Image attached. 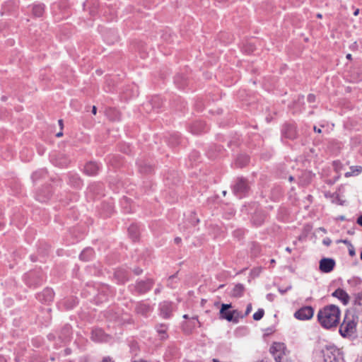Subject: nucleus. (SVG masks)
Wrapping results in <instances>:
<instances>
[{"label": "nucleus", "mask_w": 362, "mask_h": 362, "mask_svg": "<svg viewBox=\"0 0 362 362\" xmlns=\"http://www.w3.org/2000/svg\"><path fill=\"white\" fill-rule=\"evenodd\" d=\"M174 83L179 89H185L189 83L188 78L182 74H177L174 77Z\"/></svg>", "instance_id": "f8f14e48"}, {"label": "nucleus", "mask_w": 362, "mask_h": 362, "mask_svg": "<svg viewBox=\"0 0 362 362\" xmlns=\"http://www.w3.org/2000/svg\"><path fill=\"white\" fill-rule=\"evenodd\" d=\"M102 362H113V361H112V358H110V357H105V358L103 359Z\"/></svg>", "instance_id": "ea45409f"}, {"label": "nucleus", "mask_w": 362, "mask_h": 362, "mask_svg": "<svg viewBox=\"0 0 362 362\" xmlns=\"http://www.w3.org/2000/svg\"><path fill=\"white\" fill-rule=\"evenodd\" d=\"M322 14H320V13L317 14V18H322Z\"/></svg>", "instance_id": "864d4df0"}, {"label": "nucleus", "mask_w": 362, "mask_h": 362, "mask_svg": "<svg viewBox=\"0 0 362 362\" xmlns=\"http://www.w3.org/2000/svg\"><path fill=\"white\" fill-rule=\"evenodd\" d=\"M93 255V251L91 248H86L82 251L80 255V259L84 261H88Z\"/></svg>", "instance_id": "5701e85b"}, {"label": "nucleus", "mask_w": 362, "mask_h": 362, "mask_svg": "<svg viewBox=\"0 0 362 362\" xmlns=\"http://www.w3.org/2000/svg\"><path fill=\"white\" fill-rule=\"evenodd\" d=\"M163 100L160 96L156 95L152 98V99L150 101V103L152 106L153 109H157L158 110L163 105Z\"/></svg>", "instance_id": "412c9836"}, {"label": "nucleus", "mask_w": 362, "mask_h": 362, "mask_svg": "<svg viewBox=\"0 0 362 362\" xmlns=\"http://www.w3.org/2000/svg\"><path fill=\"white\" fill-rule=\"evenodd\" d=\"M153 286V282L151 280L146 281H140L137 284V290L141 293L146 292L150 290Z\"/></svg>", "instance_id": "f3484780"}, {"label": "nucleus", "mask_w": 362, "mask_h": 362, "mask_svg": "<svg viewBox=\"0 0 362 362\" xmlns=\"http://www.w3.org/2000/svg\"><path fill=\"white\" fill-rule=\"evenodd\" d=\"M58 122H59V126H60V129H61V130H62L63 127H64V124H63V120H62V119H59Z\"/></svg>", "instance_id": "79ce46f5"}, {"label": "nucleus", "mask_w": 362, "mask_h": 362, "mask_svg": "<svg viewBox=\"0 0 362 362\" xmlns=\"http://www.w3.org/2000/svg\"><path fill=\"white\" fill-rule=\"evenodd\" d=\"M188 129L192 134H202L208 133L209 127L205 122L197 120L189 124Z\"/></svg>", "instance_id": "20e7f679"}, {"label": "nucleus", "mask_w": 362, "mask_h": 362, "mask_svg": "<svg viewBox=\"0 0 362 362\" xmlns=\"http://www.w3.org/2000/svg\"><path fill=\"white\" fill-rule=\"evenodd\" d=\"M341 312L338 306L328 305L321 308L317 313L320 325L325 329H331L338 325Z\"/></svg>", "instance_id": "f257e3e1"}, {"label": "nucleus", "mask_w": 362, "mask_h": 362, "mask_svg": "<svg viewBox=\"0 0 362 362\" xmlns=\"http://www.w3.org/2000/svg\"><path fill=\"white\" fill-rule=\"evenodd\" d=\"M264 315V310L262 308L258 309L257 312L253 314V319L255 320H260Z\"/></svg>", "instance_id": "c756f323"}, {"label": "nucleus", "mask_w": 362, "mask_h": 362, "mask_svg": "<svg viewBox=\"0 0 362 362\" xmlns=\"http://www.w3.org/2000/svg\"><path fill=\"white\" fill-rule=\"evenodd\" d=\"M45 6L44 4L37 3L32 5V14L35 18H40L45 13Z\"/></svg>", "instance_id": "2eb2a0df"}, {"label": "nucleus", "mask_w": 362, "mask_h": 362, "mask_svg": "<svg viewBox=\"0 0 362 362\" xmlns=\"http://www.w3.org/2000/svg\"><path fill=\"white\" fill-rule=\"evenodd\" d=\"M244 286L243 284H238L235 285L231 292V295L234 297H240L243 295Z\"/></svg>", "instance_id": "4be33fe9"}, {"label": "nucleus", "mask_w": 362, "mask_h": 362, "mask_svg": "<svg viewBox=\"0 0 362 362\" xmlns=\"http://www.w3.org/2000/svg\"><path fill=\"white\" fill-rule=\"evenodd\" d=\"M348 283L351 286H358L362 284V280L359 277L354 276L348 280Z\"/></svg>", "instance_id": "bb28decb"}, {"label": "nucleus", "mask_w": 362, "mask_h": 362, "mask_svg": "<svg viewBox=\"0 0 362 362\" xmlns=\"http://www.w3.org/2000/svg\"><path fill=\"white\" fill-rule=\"evenodd\" d=\"M361 259H362V251H361Z\"/></svg>", "instance_id": "052dcab7"}, {"label": "nucleus", "mask_w": 362, "mask_h": 362, "mask_svg": "<svg viewBox=\"0 0 362 362\" xmlns=\"http://www.w3.org/2000/svg\"><path fill=\"white\" fill-rule=\"evenodd\" d=\"M286 251H287L288 252H291V249L290 247H287L286 248Z\"/></svg>", "instance_id": "603ef678"}, {"label": "nucleus", "mask_w": 362, "mask_h": 362, "mask_svg": "<svg viewBox=\"0 0 362 362\" xmlns=\"http://www.w3.org/2000/svg\"><path fill=\"white\" fill-rule=\"evenodd\" d=\"M176 279H177L176 275H173V276H170L168 280V285L170 287L173 288L174 287L173 282H174V280H175Z\"/></svg>", "instance_id": "2f4dec72"}, {"label": "nucleus", "mask_w": 362, "mask_h": 362, "mask_svg": "<svg viewBox=\"0 0 362 362\" xmlns=\"http://www.w3.org/2000/svg\"><path fill=\"white\" fill-rule=\"evenodd\" d=\"M54 136H64V133H63L62 130H60Z\"/></svg>", "instance_id": "c03bdc74"}, {"label": "nucleus", "mask_w": 362, "mask_h": 362, "mask_svg": "<svg viewBox=\"0 0 362 362\" xmlns=\"http://www.w3.org/2000/svg\"><path fill=\"white\" fill-rule=\"evenodd\" d=\"M362 172V167L360 165L351 166L350 168V171L346 172L345 173L346 177H349L351 176H356L359 175Z\"/></svg>", "instance_id": "aec40b11"}, {"label": "nucleus", "mask_w": 362, "mask_h": 362, "mask_svg": "<svg viewBox=\"0 0 362 362\" xmlns=\"http://www.w3.org/2000/svg\"><path fill=\"white\" fill-rule=\"evenodd\" d=\"M357 223L362 226V215H361L358 218H357V221H356Z\"/></svg>", "instance_id": "58836bf2"}, {"label": "nucleus", "mask_w": 362, "mask_h": 362, "mask_svg": "<svg viewBox=\"0 0 362 362\" xmlns=\"http://www.w3.org/2000/svg\"><path fill=\"white\" fill-rule=\"evenodd\" d=\"M54 291L51 288H45L41 293L37 294V299L43 303H49L54 298Z\"/></svg>", "instance_id": "9d476101"}, {"label": "nucleus", "mask_w": 362, "mask_h": 362, "mask_svg": "<svg viewBox=\"0 0 362 362\" xmlns=\"http://www.w3.org/2000/svg\"><path fill=\"white\" fill-rule=\"evenodd\" d=\"M141 272V270H136V274H139Z\"/></svg>", "instance_id": "6e6d98bb"}, {"label": "nucleus", "mask_w": 362, "mask_h": 362, "mask_svg": "<svg viewBox=\"0 0 362 362\" xmlns=\"http://www.w3.org/2000/svg\"><path fill=\"white\" fill-rule=\"evenodd\" d=\"M281 132L282 136H296L299 134L296 124L293 121L286 122L282 125Z\"/></svg>", "instance_id": "0eeeda50"}, {"label": "nucleus", "mask_w": 362, "mask_h": 362, "mask_svg": "<svg viewBox=\"0 0 362 362\" xmlns=\"http://www.w3.org/2000/svg\"><path fill=\"white\" fill-rule=\"evenodd\" d=\"M91 112H92V113H93V115H96V113H97V107H96L95 105H93V106L92 107V110H91Z\"/></svg>", "instance_id": "a19ab883"}, {"label": "nucleus", "mask_w": 362, "mask_h": 362, "mask_svg": "<svg viewBox=\"0 0 362 362\" xmlns=\"http://www.w3.org/2000/svg\"><path fill=\"white\" fill-rule=\"evenodd\" d=\"M313 129L315 133H317V134H321L322 133L321 128L317 127L316 126H313Z\"/></svg>", "instance_id": "c9c22d12"}, {"label": "nucleus", "mask_w": 362, "mask_h": 362, "mask_svg": "<svg viewBox=\"0 0 362 362\" xmlns=\"http://www.w3.org/2000/svg\"><path fill=\"white\" fill-rule=\"evenodd\" d=\"M175 243H179L181 241V238H176L175 239Z\"/></svg>", "instance_id": "09e8293b"}, {"label": "nucleus", "mask_w": 362, "mask_h": 362, "mask_svg": "<svg viewBox=\"0 0 362 362\" xmlns=\"http://www.w3.org/2000/svg\"><path fill=\"white\" fill-rule=\"evenodd\" d=\"M332 296L337 298L339 300L342 302L344 305H346L349 303L350 298L348 293L341 288H337L335 290L332 294Z\"/></svg>", "instance_id": "4468645a"}, {"label": "nucleus", "mask_w": 362, "mask_h": 362, "mask_svg": "<svg viewBox=\"0 0 362 362\" xmlns=\"http://www.w3.org/2000/svg\"><path fill=\"white\" fill-rule=\"evenodd\" d=\"M332 240L329 238H325L323 240V244L326 246L330 245Z\"/></svg>", "instance_id": "f704fd0d"}, {"label": "nucleus", "mask_w": 362, "mask_h": 362, "mask_svg": "<svg viewBox=\"0 0 362 362\" xmlns=\"http://www.w3.org/2000/svg\"><path fill=\"white\" fill-rule=\"evenodd\" d=\"M91 338L95 341H103L106 340V336L105 335L102 329H95L92 332Z\"/></svg>", "instance_id": "a211bd4d"}, {"label": "nucleus", "mask_w": 362, "mask_h": 362, "mask_svg": "<svg viewBox=\"0 0 362 362\" xmlns=\"http://www.w3.org/2000/svg\"><path fill=\"white\" fill-rule=\"evenodd\" d=\"M129 235L133 240H136L138 238L139 232L138 227L136 225H132L128 228Z\"/></svg>", "instance_id": "393cba45"}, {"label": "nucleus", "mask_w": 362, "mask_h": 362, "mask_svg": "<svg viewBox=\"0 0 362 362\" xmlns=\"http://www.w3.org/2000/svg\"><path fill=\"white\" fill-rule=\"evenodd\" d=\"M37 175H38V173H37V172H36V173H33V176H32V178H33V180H34V179H35V178H37Z\"/></svg>", "instance_id": "a18cd8bd"}, {"label": "nucleus", "mask_w": 362, "mask_h": 362, "mask_svg": "<svg viewBox=\"0 0 362 362\" xmlns=\"http://www.w3.org/2000/svg\"><path fill=\"white\" fill-rule=\"evenodd\" d=\"M174 107L176 110L184 111L187 108V103L180 97L174 99Z\"/></svg>", "instance_id": "6ab92c4d"}, {"label": "nucleus", "mask_w": 362, "mask_h": 362, "mask_svg": "<svg viewBox=\"0 0 362 362\" xmlns=\"http://www.w3.org/2000/svg\"><path fill=\"white\" fill-rule=\"evenodd\" d=\"M346 59H351V54H348L346 55Z\"/></svg>", "instance_id": "3c124183"}, {"label": "nucleus", "mask_w": 362, "mask_h": 362, "mask_svg": "<svg viewBox=\"0 0 362 362\" xmlns=\"http://www.w3.org/2000/svg\"><path fill=\"white\" fill-rule=\"evenodd\" d=\"M160 315L164 318H169L173 313V305L170 302H163L160 305Z\"/></svg>", "instance_id": "ddd939ff"}, {"label": "nucleus", "mask_w": 362, "mask_h": 362, "mask_svg": "<svg viewBox=\"0 0 362 362\" xmlns=\"http://www.w3.org/2000/svg\"><path fill=\"white\" fill-rule=\"evenodd\" d=\"M359 13V9H356L354 12V16H358Z\"/></svg>", "instance_id": "49530a36"}, {"label": "nucleus", "mask_w": 362, "mask_h": 362, "mask_svg": "<svg viewBox=\"0 0 362 362\" xmlns=\"http://www.w3.org/2000/svg\"><path fill=\"white\" fill-rule=\"evenodd\" d=\"M139 171L142 173H149L152 170V167L149 165H147L146 163H144V165L141 163L139 164Z\"/></svg>", "instance_id": "c85d7f7f"}, {"label": "nucleus", "mask_w": 362, "mask_h": 362, "mask_svg": "<svg viewBox=\"0 0 362 362\" xmlns=\"http://www.w3.org/2000/svg\"><path fill=\"white\" fill-rule=\"evenodd\" d=\"M270 353L276 362H291L288 351L284 343L274 342L270 347Z\"/></svg>", "instance_id": "f03ea898"}, {"label": "nucleus", "mask_w": 362, "mask_h": 362, "mask_svg": "<svg viewBox=\"0 0 362 362\" xmlns=\"http://www.w3.org/2000/svg\"><path fill=\"white\" fill-rule=\"evenodd\" d=\"M183 318H185V319H188V318H189L188 315H186V314H185V315H183Z\"/></svg>", "instance_id": "5fc2aeb1"}, {"label": "nucleus", "mask_w": 362, "mask_h": 362, "mask_svg": "<svg viewBox=\"0 0 362 362\" xmlns=\"http://www.w3.org/2000/svg\"><path fill=\"white\" fill-rule=\"evenodd\" d=\"M335 266V261L331 258H323L320 261V269L322 272L329 273Z\"/></svg>", "instance_id": "1a4fd4ad"}, {"label": "nucleus", "mask_w": 362, "mask_h": 362, "mask_svg": "<svg viewBox=\"0 0 362 362\" xmlns=\"http://www.w3.org/2000/svg\"><path fill=\"white\" fill-rule=\"evenodd\" d=\"M320 230H321L322 232H323L324 233H327V230L325 228H322V227H320L319 228Z\"/></svg>", "instance_id": "de8ad7c7"}, {"label": "nucleus", "mask_w": 362, "mask_h": 362, "mask_svg": "<svg viewBox=\"0 0 362 362\" xmlns=\"http://www.w3.org/2000/svg\"><path fill=\"white\" fill-rule=\"evenodd\" d=\"M98 170V165L94 162H89L84 167V172L88 175H94L97 174Z\"/></svg>", "instance_id": "dca6fc26"}, {"label": "nucleus", "mask_w": 362, "mask_h": 362, "mask_svg": "<svg viewBox=\"0 0 362 362\" xmlns=\"http://www.w3.org/2000/svg\"><path fill=\"white\" fill-rule=\"evenodd\" d=\"M249 162V158L247 156H240L236 159V165L238 167H243Z\"/></svg>", "instance_id": "a878e982"}, {"label": "nucleus", "mask_w": 362, "mask_h": 362, "mask_svg": "<svg viewBox=\"0 0 362 362\" xmlns=\"http://www.w3.org/2000/svg\"><path fill=\"white\" fill-rule=\"evenodd\" d=\"M289 180H290V181L293 180V177H292V176H291V177H289Z\"/></svg>", "instance_id": "4d7b16f0"}, {"label": "nucleus", "mask_w": 362, "mask_h": 362, "mask_svg": "<svg viewBox=\"0 0 362 362\" xmlns=\"http://www.w3.org/2000/svg\"><path fill=\"white\" fill-rule=\"evenodd\" d=\"M316 100V96L313 94V93H310L308 95V97H307V100L308 103H314Z\"/></svg>", "instance_id": "473e14b6"}, {"label": "nucleus", "mask_w": 362, "mask_h": 362, "mask_svg": "<svg viewBox=\"0 0 362 362\" xmlns=\"http://www.w3.org/2000/svg\"><path fill=\"white\" fill-rule=\"evenodd\" d=\"M248 189L249 187L246 180L243 178H239L233 187V192L241 197L247 192Z\"/></svg>", "instance_id": "6e6552de"}, {"label": "nucleus", "mask_w": 362, "mask_h": 362, "mask_svg": "<svg viewBox=\"0 0 362 362\" xmlns=\"http://www.w3.org/2000/svg\"><path fill=\"white\" fill-rule=\"evenodd\" d=\"M192 321V323H193V326H195V322L199 324V322L198 321V317L197 316H194L191 318Z\"/></svg>", "instance_id": "e433bc0d"}, {"label": "nucleus", "mask_w": 362, "mask_h": 362, "mask_svg": "<svg viewBox=\"0 0 362 362\" xmlns=\"http://www.w3.org/2000/svg\"><path fill=\"white\" fill-rule=\"evenodd\" d=\"M230 308H231V304H222L220 310V318L225 319L228 322H237L233 317L238 315V312L237 310H228Z\"/></svg>", "instance_id": "423d86ee"}, {"label": "nucleus", "mask_w": 362, "mask_h": 362, "mask_svg": "<svg viewBox=\"0 0 362 362\" xmlns=\"http://www.w3.org/2000/svg\"><path fill=\"white\" fill-rule=\"evenodd\" d=\"M271 262H272V263H274V259H272V260H271Z\"/></svg>", "instance_id": "13d9d810"}, {"label": "nucleus", "mask_w": 362, "mask_h": 362, "mask_svg": "<svg viewBox=\"0 0 362 362\" xmlns=\"http://www.w3.org/2000/svg\"><path fill=\"white\" fill-rule=\"evenodd\" d=\"M156 329H157V332L160 334H162V339H165L167 337L166 336V331H167V327L166 325H159L157 326L156 327Z\"/></svg>", "instance_id": "cd10ccee"}, {"label": "nucleus", "mask_w": 362, "mask_h": 362, "mask_svg": "<svg viewBox=\"0 0 362 362\" xmlns=\"http://www.w3.org/2000/svg\"><path fill=\"white\" fill-rule=\"evenodd\" d=\"M290 288H291V287H289V288H286V290H281V289H279V291H280L281 293H285L288 289H290Z\"/></svg>", "instance_id": "8fccbe9b"}, {"label": "nucleus", "mask_w": 362, "mask_h": 362, "mask_svg": "<svg viewBox=\"0 0 362 362\" xmlns=\"http://www.w3.org/2000/svg\"><path fill=\"white\" fill-rule=\"evenodd\" d=\"M2 100H5V97H4V96H3V97H2Z\"/></svg>", "instance_id": "bf43d9fd"}, {"label": "nucleus", "mask_w": 362, "mask_h": 362, "mask_svg": "<svg viewBox=\"0 0 362 362\" xmlns=\"http://www.w3.org/2000/svg\"><path fill=\"white\" fill-rule=\"evenodd\" d=\"M251 310H252V304L249 303L247 305V308H246V310H245V315H247L251 312Z\"/></svg>", "instance_id": "72a5a7b5"}, {"label": "nucleus", "mask_w": 362, "mask_h": 362, "mask_svg": "<svg viewBox=\"0 0 362 362\" xmlns=\"http://www.w3.org/2000/svg\"><path fill=\"white\" fill-rule=\"evenodd\" d=\"M136 310L137 313L146 315L150 311L151 307L145 303H139L136 305Z\"/></svg>", "instance_id": "b1692460"}, {"label": "nucleus", "mask_w": 362, "mask_h": 362, "mask_svg": "<svg viewBox=\"0 0 362 362\" xmlns=\"http://www.w3.org/2000/svg\"><path fill=\"white\" fill-rule=\"evenodd\" d=\"M356 324L353 320L345 317L340 325L339 333L344 337H351L356 332Z\"/></svg>", "instance_id": "7ed1b4c3"}, {"label": "nucleus", "mask_w": 362, "mask_h": 362, "mask_svg": "<svg viewBox=\"0 0 362 362\" xmlns=\"http://www.w3.org/2000/svg\"><path fill=\"white\" fill-rule=\"evenodd\" d=\"M314 315V310L311 306H304L294 313V317L299 320H308Z\"/></svg>", "instance_id": "39448f33"}, {"label": "nucleus", "mask_w": 362, "mask_h": 362, "mask_svg": "<svg viewBox=\"0 0 362 362\" xmlns=\"http://www.w3.org/2000/svg\"><path fill=\"white\" fill-rule=\"evenodd\" d=\"M339 165H340V163L339 162H338V161H334V168H335V169L337 170H339L341 169Z\"/></svg>", "instance_id": "4c0bfd02"}, {"label": "nucleus", "mask_w": 362, "mask_h": 362, "mask_svg": "<svg viewBox=\"0 0 362 362\" xmlns=\"http://www.w3.org/2000/svg\"><path fill=\"white\" fill-rule=\"evenodd\" d=\"M115 277L118 279L119 281L124 282L126 281V276H122V272L121 271H117L115 274Z\"/></svg>", "instance_id": "7c9ffc66"}, {"label": "nucleus", "mask_w": 362, "mask_h": 362, "mask_svg": "<svg viewBox=\"0 0 362 362\" xmlns=\"http://www.w3.org/2000/svg\"><path fill=\"white\" fill-rule=\"evenodd\" d=\"M105 115L109 120L112 122H117L121 119V113L115 107H108L105 108Z\"/></svg>", "instance_id": "9b49d317"}, {"label": "nucleus", "mask_w": 362, "mask_h": 362, "mask_svg": "<svg viewBox=\"0 0 362 362\" xmlns=\"http://www.w3.org/2000/svg\"><path fill=\"white\" fill-rule=\"evenodd\" d=\"M349 255L351 256H354L355 255V251H354V249L352 247L351 249H349Z\"/></svg>", "instance_id": "37998d69"}]
</instances>
